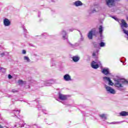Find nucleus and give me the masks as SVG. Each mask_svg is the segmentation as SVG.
<instances>
[{"label":"nucleus","instance_id":"f257e3e1","mask_svg":"<svg viewBox=\"0 0 128 128\" xmlns=\"http://www.w3.org/2000/svg\"><path fill=\"white\" fill-rule=\"evenodd\" d=\"M128 84V81L126 80H116V82L114 83V86L118 88V90H122V89L121 88H124L123 84Z\"/></svg>","mask_w":128,"mask_h":128},{"label":"nucleus","instance_id":"f03ea898","mask_svg":"<svg viewBox=\"0 0 128 128\" xmlns=\"http://www.w3.org/2000/svg\"><path fill=\"white\" fill-rule=\"evenodd\" d=\"M96 28H92L90 31L89 32L88 34V37L89 40H92V36H96Z\"/></svg>","mask_w":128,"mask_h":128},{"label":"nucleus","instance_id":"7ed1b4c3","mask_svg":"<svg viewBox=\"0 0 128 128\" xmlns=\"http://www.w3.org/2000/svg\"><path fill=\"white\" fill-rule=\"evenodd\" d=\"M106 4L108 6V8H112L116 6V2L114 0H106Z\"/></svg>","mask_w":128,"mask_h":128},{"label":"nucleus","instance_id":"20e7f679","mask_svg":"<svg viewBox=\"0 0 128 128\" xmlns=\"http://www.w3.org/2000/svg\"><path fill=\"white\" fill-rule=\"evenodd\" d=\"M105 88L106 91L108 92L110 94H116V90L112 88L106 86H105Z\"/></svg>","mask_w":128,"mask_h":128},{"label":"nucleus","instance_id":"39448f33","mask_svg":"<svg viewBox=\"0 0 128 128\" xmlns=\"http://www.w3.org/2000/svg\"><path fill=\"white\" fill-rule=\"evenodd\" d=\"M4 24L5 26H10V20L6 18L3 21Z\"/></svg>","mask_w":128,"mask_h":128},{"label":"nucleus","instance_id":"423d86ee","mask_svg":"<svg viewBox=\"0 0 128 128\" xmlns=\"http://www.w3.org/2000/svg\"><path fill=\"white\" fill-rule=\"evenodd\" d=\"M91 66L94 70H96V68H100V66H98V64H96V62L94 61H92L91 63Z\"/></svg>","mask_w":128,"mask_h":128},{"label":"nucleus","instance_id":"0eeeda50","mask_svg":"<svg viewBox=\"0 0 128 128\" xmlns=\"http://www.w3.org/2000/svg\"><path fill=\"white\" fill-rule=\"evenodd\" d=\"M104 80H107V82H108V84L110 86H114V84L112 82V80H110V78L108 77H104Z\"/></svg>","mask_w":128,"mask_h":128},{"label":"nucleus","instance_id":"6e6552de","mask_svg":"<svg viewBox=\"0 0 128 128\" xmlns=\"http://www.w3.org/2000/svg\"><path fill=\"white\" fill-rule=\"evenodd\" d=\"M60 100H66L68 99V97L66 95H64L62 94H59V96H58Z\"/></svg>","mask_w":128,"mask_h":128},{"label":"nucleus","instance_id":"1a4fd4ad","mask_svg":"<svg viewBox=\"0 0 128 128\" xmlns=\"http://www.w3.org/2000/svg\"><path fill=\"white\" fill-rule=\"evenodd\" d=\"M64 78L66 82L72 80V78L68 74H66L64 76Z\"/></svg>","mask_w":128,"mask_h":128},{"label":"nucleus","instance_id":"9d476101","mask_svg":"<svg viewBox=\"0 0 128 128\" xmlns=\"http://www.w3.org/2000/svg\"><path fill=\"white\" fill-rule=\"evenodd\" d=\"M121 22V28H128V24L126 22V20L122 19Z\"/></svg>","mask_w":128,"mask_h":128},{"label":"nucleus","instance_id":"9b49d317","mask_svg":"<svg viewBox=\"0 0 128 128\" xmlns=\"http://www.w3.org/2000/svg\"><path fill=\"white\" fill-rule=\"evenodd\" d=\"M74 4L76 6H82V2L78 0L75 2Z\"/></svg>","mask_w":128,"mask_h":128},{"label":"nucleus","instance_id":"f8f14e48","mask_svg":"<svg viewBox=\"0 0 128 128\" xmlns=\"http://www.w3.org/2000/svg\"><path fill=\"white\" fill-rule=\"evenodd\" d=\"M72 60L74 62H78L80 60V57L78 56H74L72 58Z\"/></svg>","mask_w":128,"mask_h":128},{"label":"nucleus","instance_id":"ddd939ff","mask_svg":"<svg viewBox=\"0 0 128 128\" xmlns=\"http://www.w3.org/2000/svg\"><path fill=\"white\" fill-rule=\"evenodd\" d=\"M102 72V74H106V76H108V74H110V72H108V69H103Z\"/></svg>","mask_w":128,"mask_h":128},{"label":"nucleus","instance_id":"4468645a","mask_svg":"<svg viewBox=\"0 0 128 128\" xmlns=\"http://www.w3.org/2000/svg\"><path fill=\"white\" fill-rule=\"evenodd\" d=\"M98 30H99V34H102V32L104 30L102 29V26H99Z\"/></svg>","mask_w":128,"mask_h":128},{"label":"nucleus","instance_id":"2eb2a0df","mask_svg":"<svg viewBox=\"0 0 128 128\" xmlns=\"http://www.w3.org/2000/svg\"><path fill=\"white\" fill-rule=\"evenodd\" d=\"M99 116H100L102 118H104V120H106V114H102L99 115Z\"/></svg>","mask_w":128,"mask_h":128},{"label":"nucleus","instance_id":"dca6fc26","mask_svg":"<svg viewBox=\"0 0 128 128\" xmlns=\"http://www.w3.org/2000/svg\"><path fill=\"white\" fill-rule=\"evenodd\" d=\"M122 30H123V32H124V34H126V36H128L127 40H128V30H126L124 29V28H122Z\"/></svg>","mask_w":128,"mask_h":128},{"label":"nucleus","instance_id":"f3484780","mask_svg":"<svg viewBox=\"0 0 128 128\" xmlns=\"http://www.w3.org/2000/svg\"><path fill=\"white\" fill-rule=\"evenodd\" d=\"M24 60H27V62H30V58L26 56H24Z\"/></svg>","mask_w":128,"mask_h":128},{"label":"nucleus","instance_id":"a211bd4d","mask_svg":"<svg viewBox=\"0 0 128 128\" xmlns=\"http://www.w3.org/2000/svg\"><path fill=\"white\" fill-rule=\"evenodd\" d=\"M18 83L19 84H23L24 81H22V80H18Z\"/></svg>","mask_w":128,"mask_h":128},{"label":"nucleus","instance_id":"6ab92c4d","mask_svg":"<svg viewBox=\"0 0 128 128\" xmlns=\"http://www.w3.org/2000/svg\"><path fill=\"white\" fill-rule=\"evenodd\" d=\"M100 46L101 48H102V47L104 46L105 44H104V42H101L100 43Z\"/></svg>","mask_w":128,"mask_h":128},{"label":"nucleus","instance_id":"aec40b11","mask_svg":"<svg viewBox=\"0 0 128 128\" xmlns=\"http://www.w3.org/2000/svg\"><path fill=\"white\" fill-rule=\"evenodd\" d=\"M92 56L93 58H96V52H93Z\"/></svg>","mask_w":128,"mask_h":128},{"label":"nucleus","instance_id":"412c9836","mask_svg":"<svg viewBox=\"0 0 128 128\" xmlns=\"http://www.w3.org/2000/svg\"><path fill=\"white\" fill-rule=\"evenodd\" d=\"M22 54H26V50H22Z\"/></svg>","mask_w":128,"mask_h":128},{"label":"nucleus","instance_id":"4be33fe9","mask_svg":"<svg viewBox=\"0 0 128 128\" xmlns=\"http://www.w3.org/2000/svg\"><path fill=\"white\" fill-rule=\"evenodd\" d=\"M8 78L10 80V78H12V75L10 74H8Z\"/></svg>","mask_w":128,"mask_h":128},{"label":"nucleus","instance_id":"5701e85b","mask_svg":"<svg viewBox=\"0 0 128 128\" xmlns=\"http://www.w3.org/2000/svg\"><path fill=\"white\" fill-rule=\"evenodd\" d=\"M63 34H65V36H66V30H64L62 31Z\"/></svg>","mask_w":128,"mask_h":128},{"label":"nucleus","instance_id":"b1692460","mask_svg":"<svg viewBox=\"0 0 128 128\" xmlns=\"http://www.w3.org/2000/svg\"><path fill=\"white\" fill-rule=\"evenodd\" d=\"M4 52H2V53L1 54H0V56H4Z\"/></svg>","mask_w":128,"mask_h":128},{"label":"nucleus","instance_id":"393cba45","mask_svg":"<svg viewBox=\"0 0 128 128\" xmlns=\"http://www.w3.org/2000/svg\"><path fill=\"white\" fill-rule=\"evenodd\" d=\"M62 38H63L64 40H66V35L63 36Z\"/></svg>","mask_w":128,"mask_h":128},{"label":"nucleus","instance_id":"a878e982","mask_svg":"<svg viewBox=\"0 0 128 128\" xmlns=\"http://www.w3.org/2000/svg\"><path fill=\"white\" fill-rule=\"evenodd\" d=\"M12 92H16L17 91L16 90L14 91V90H12Z\"/></svg>","mask_w":128,"mask_h":128},{"label":"nucleus","instance_id":"bb28decb","mask_svg":"<svg viewBox=\"0 0 128 128\" xmlns=\"http://www.w3.org/2000/svg\"><path fill=\"white\" fill-rule=\"evenodd\" d=\"M0 128H4V127L0 124Z\"/></svg>","mask_w":128,"mask_h":128},{"label":"nucleus","instance_id":"cd10ccee","mask_svg":"<svg viewBox=\"0 0 128 128\" xmlns=\"http://www.w3.org/2000/svg\"><path fill=\"white\" fill-rule=\"evenodd\" d=\"M113 18H114V20H116V17H113Z\"/></svg>","mask_w":128,"mask_h":128},{"label":"nucleus","instance_id":"c85d7f7f","mask_svg":"<svg viewBox=\"0 0 128 128\" xmlns=\"http://www.w3.org/2000/svg\"><path fill=\"white\" fill-rule=\"evenodd\" d=\"M94 48H96V44H94Z\"/></svg>","mask_w":128,"mask_h":128},{"label":"nucleus","instance_id":"c756f323","mask_svg":"<svg viewBox=\"0 0 128 128\" xmlns=\"http://www.w3.org/2000/svg\"><path fill=\"white\" fill-rule=\"evenodd\" d=\"M96 12V10H94L92 12Z\"/></svg>","mask_w":128,"mask_h":128},{"label":"nucleus","instance_id":"7c9ffc66","mask_svg":"<svg viewBox=\"0 0 128 128\" xmlns=\"http://www.w3.org/2000/svg\"><path fill=\"white\" fill-rule=\"evenodd\" d=\"M96 44V42H94V44Z\"/></svg>","mask_w":128,"mask_h":128},{"label":"nucleus","instance_id":"2f4dec72","mask_svg":"<svg viewBox=\"0 0 128 128\" xmlns=\"http://www.w3.org/2000/svg\"><path fill=\"white\" fill-rule=\"evenodd\" d=\"M114 0V2H116V0Z\"/></svg>","mask_w":128,"mask_h":128}]
</instances>
